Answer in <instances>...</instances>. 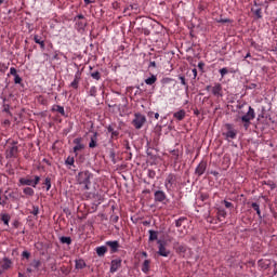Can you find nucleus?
<instances>
[{"mask_svg":"<svg viewBox=\"0 0 277 277\" xmlns=\"http://www.w3.org/2000/svg\"><path fill=\"white\" fill-rule=\"evenodd\" d=\"M256 118V113L255 110L252 108V106H248V111L246 115H242L240 117V121L242 123V127L246 131L249 130V128L251 127V121L254 120Z\"/></svg>","mask_w":277,"mask_h":277,"instance_id":"1","label":"nucleus"},{"mask_svg":"<svg viewBox=\"0 0 277 277\" xmlns=\"http://www.w3.org/2000/svg\"><path fill=\"white\" fill-rule=\"evenodd\" d=\"M91 179H93V174L90 173V171H83L78 173V184L84 185L85 190L90 189Z\"/></svg>","mask_w":277,"mask_h":277,"instance_id":"2","label":"nucleus"},{"mask_svg":"<svg viewBox=\"0 0 277 277\" xmlns=\"http://www.w3.org/2000/svg\"><path fill=\"white\" fill-rule=\"evenodd\" d=\"M41 179L38 175L32 176V180L30 176L22 177L19 179V186H30L32 188H36L38 184L40 183Z\"/></svg>","mask_w":277,"mask_h":277,"instance_id":"3","label":"nucleus"},{"mask_svg":"<svg viewBox=\"0 0 277 277\" xmlns=\"http://www.w3.org/2000/svg\"><path fill=\"white\" fill-rule=\"evenodd\" d=\"M146 122L147 119L145 115H142V113H134V118L131 121V124L134 127V129L141 130Z\"/></svg>","mask_w":277,"mask_h":277,"instance_id":"4","label":"nucleus"},{"mask_svg":"<svg viewBox=\"0 0 277 277\" xmlns=\"http://www.w3.org/2000/svg\"><path fill=\"white\" fill-rule=\"evenodd\" d=\"M225 130L226 132H223V135L227 141L237 138L238 130L234 128L233 123H225Z\"/></svg>","mask_w":277,"mask_h":277,"instance_id":"5","label":"nucleus"},{"mask_svg":"<svg viewBox=\"0 0 277 277\" xmlns=\"http://www.w3.org/2000/svg\"><path fill=\"white\" fill-rule=\"evenodd\" d=\"M174 185H176V175L170 173L164 181V188L170 192Z\"/></svg>","mask_w":277,"mask_h":277,"instance_id":"6","label":"nucleus"},{"mask_svg":"<svg viewBox=\"0 0 277 277\" xmlns=\"http://www.w3.org/2000/svg\"><path fill=\"white\" fill-rule=\"evenodd\" d=\"M211 94L217 98L223 97V87L220 82H215L211 89Z\"/></svg>","mask_w":277,"mask_h":277,"instance_id":"7","label":"nucleus"},{"mask_svg":"<svg viewBox=\"0 0 277 277\" xmlns=\"http://www.w3.org/2000/svg\"><path fill=\"white\" fill-rule=\"evenodd\" d=\"M157 243H158V252L157 253L160 256L168 258L171 254V251L166 248V245L161 240H158Z\"/></svg>","mask_w":277,"mask_h":277,"instance_id":"8","label":"nucleus"},{"mask_svg":"<svg viewBox=\"0 0 277 277\" xmlns=\"http://www.w3.org/2000/svg\"><path fill=\"white\" fill-rule=\"evenodd\" d=\"M121 265H122V260L120 259L111 260L109 273L115 274L116 272H118Z\"/></svg>","mask_w":277,"mask_h":277,"instance_id":"9","label":"nucleus"},{"mask_svg":"<svg viewBox=\"0 0 277 277\" xmlns=\"http://www.w3.org/2000/svg\"><path fill=\"white\" fill-rule=\"evenodd\" d=\"M208 163L205 161H200V163L197 166L195 170V174L198 176H201L206 173L207 171Z\"/></svg>","mask_w":277,"mask_h":277,"instance_id":"10","label":"nucleus"},{"mask_svg":"<svg viewBox=\"0 0 277 277\" xmlns=\"http://www.w3.org/2000/svg\"><path fill=\"white\" fill-rule=\"evenodd\" d=\"M167 199V194L162 190H157L154 193L155 202H164Z\"/></svg>","mask_w":277,"mask_h":277,"instance_id":"11","label":"nucleus"},{"mask_svg":"<svg viewBox=\"0 0 277 277\" xmlns=\"http://www.w3.org/2000/svg\"><path fill=\"white\" fill-rule=\"evenodd\" d=\"M105 245L110 249V253L118 252V250L120 248V243L117 240H115V241H106Z\"/></svg>","mask_w":277,"mask_h":277,"instance_id":"12","label":"nucleus"},{"mask_svg":"<svg viewBox=\"0 0 277 277\" xmlns=\"http://www.w3.org/2000/svg\"><path fill=\"white\" fill-rule=\"evenodd\" d=\"M13 262L8 259L4 258L1 262H0V267L2 268L3 272L9 271L12 267Z\"/></svg>","mask_w":277,"mask_h":277,"instance_id":"13","label":"nucleus"},{"mask_svg":"<svg viewBox=\"0 0 277 277\" xmlns=\"http://www.w3.org/2000/svg\"><path fill=\"white\" fill-rule=\"evenodd\" d=\"M97 136H98V132H93V135L90 136L89 148L97 147Z\"/></svg>","mask_w":277,"mask_h":277,"instance_id":"14","label":"nucleus"},{"mask_svg":"<svg viewBox=\"0 0 277 277\" xmlns=\"http://www.w3.org/2000/svg\"><path fill=\"white\" fill-rule=\"evenodd\" d=\"M18 154V147L13 146L6 151V158H16V155Z\"/></svg>","mask_w":277,"mask_h":277,"instance_id":"15","label":"nucleus"},{"mask_svg":"<svg viewBox=\"0 0 277 277\" xmlns=\"http://www.w3.org/2000/svg\"><path fill=\"white\" fill-rule=\"evenodd\" d=\"M186 117V110H177L176 113H173V118H175L177 121H183Z\"/></svg>","mask_w":277,"mask_h":277,"instance_id":"16","label":"nucleus"},{"mask_svg":"<svg viewBox=\"0 0 277 277\" xmlns=\"http://www.w3.org/2000/svg\"><path fill=\"white\" fill-rule=\"evenodd\" d=\"M107 251H108V249H107V247H105V246H101V247H96V248H95V252H96L97 256H100V258L105 256V254L107 253Z\"/></svg>","mask_w":277,"mask_h":277,"instance_id":"17","label":"nucleus"},{"mask_svg":"<svg viewBox=\"0 0 277 277\" xmlns=\"http://www.w3.org/2000/svg\"><path fill=\"white\" fill-rule=\"evenodd\" d=\"M150 264H151V261L150 260H145L142 264V267H141V271L144 273V274H148L149 271H150Z\"/></svg>","mask_w":277,"mask_h":277,"instance_id":"18","label":"nucleus"},{"mask_svg":"<svg viewBox=\"0 0 277 277\" xmlns=\"http://www.w3.org/2000/svg\"><path fill=\"white\" fill-rule=\"evenodd\" d=\"M158 78L155 76V74H150L149 78H146L144 80V83L146 85H154L157 82Z\"/></svg>","mask_w":277,"mask_h":277,"instance_id":"19","label":"nucleus"},{"mask_svg":"<svg viewBox=\"0 0 277 277\" xmlns=\"http://www.w3.org/2000/svg\"><path fill=\"white\" fill-rule=\"evenodd\" d=\"M81 80V76L80 74H76V76H74V81L71 82L70 87L74 88V90H77L79 88V83Z\"/></svg>","mask_w":277,"mask_h":277,"instance_id":"20","label":"nucleus"},{"mask_svg":"<svg viewBox=\"0 0 277 277\" xmlns=\"http://www.w3.org/2000/svg\"><path fill=\"white\" fill-rule=\"evenodd\" d=\"M216 216H217V221L222 222V219H226L227 217L226 210L223 209V208H219L217 212H216Z\"/></svg>","mask_w":277,"mask_h":277,"instance_id":"21","label":"nucleus"},{"mask_svg":"<svg viewBox=\"0 0 277 277\" xmlns=\"http://www.w3.org/2000/svg\"><path fill=\"white\" fill-rule=\"evenodd\" d=\"M176 253L185 254L187 252V246L179 245L175 249Z\"/></svg>","mask_w":277,"mask_h":277,"instance_id":"22","label":"nucleus"},{"mask_svg":"<svg viewBox=\"0 0 277 277\" xmlns=\"http://www.w3.org/2000/svg\"><path fill=\"white\" fill-rule=\"evenodd\" d=\"M251 207H252V209L256 212L258 216H259L260 219H262V212H261V209H260V205L256 203V202H253V203L251 205Z\"/></svg>","mask_w":277,"mask_h":277,"instance_id":"23","label":"nucleus"},{"mask_svg":"<svg viewBox=\"0 0 277 277\" xmlns=\"http://www.w3.org/2000/svg\"><path fill=\"white\" fill-rule=\"evenodd\" d=\"M24 195L28 197H34L35 196V190L31 187H26L23 189Z\"/></svg>","mask_w":277,"mask_h":277,"instance_id":"24","label":"nucleus"},{"mask_svg":"<svg viewBox=\"0 0 277 277\" xmlns=\"http://www.w3.org/2000/svg\"><path fill=\"white\" fill-rule=\"evenodd\" d=\"M148 234H149V238H148L149 241H155L158 239V232L148 230Z\"/></svg>","mask_w":277,"mask_h":277,"instance_id":"25","label":"nucleus"},{"mask_svg":"<svg viewBox=\"0 0 277 277\" xmlns=\"http://www.w3.org/2000/svg\"><path fill=\"white\" fill-rule=\"evenodd\" d=\"M87 266V263L83 260H76V268L83 269Z\"/></svg>","mask_w":277,"mask_h":277,"instance_id":"26","label":"nucleus"},{"mask_svg":"<svg viewBox=\"0 0 277 277\" xmlns=\"http://www.w3.org/2000/svg\"><path fill=\"white\" fill-rule=\"evenodd\" d=\"M1 221L4 223V225L9 226L10 221H11V216L6 213L1 214Z\"/></svg>","mask_w":277,"mask_h":277,"instance_id":"27","label":"nucleus"},{"mask_svg":"<svg viewBox=\"0 0 277 277\" xmlns=\"http://www.w3.org/2000/svg\"><path fill=\"white\" fill-rule=\"evenodd\" d=\"M90 77H91L92 79L98 81V80H101V78H102V74H101L100 71H92V72L90 74Z\"/></svg>","mask_w":277,"mask_h":277,"instance_id":"28","label":"nucleus"},{"mask_svg":"<svg viewBox=\"0 0 277 277\" xmlns=\"http://www.w3.org/2000/svg\"><path fill=\"white\" fill-rule=\"evenodd\" d=\"M52 110L58 113L61 116L66 115L64 106H55V108H52Z\"/></svg>","mask_w":277,"mask_h":277,"instance_id":"29","label":"nucleus"},{"mask_svg":"<svg viewBox=\"0 0 277 277\" xmlns=\"http://www.w3.org/2000/svg\"><path fill=\"white\" fill-rule=\"evenodd\" d=\"M43 185L45 186V190H50L52 188L51 177H45V181H43Z\"/></svg>","mask_w":277,"mask_h":277,"instance_id":"30","label":"nucleus"},{"mask_svg":"<svg viewBox=\"0 0 277 277\" xmlns=\"http://www.w3.org/2000/svg\"><path fill=\"white\" fill-rule=\"evenodd\" d=\"M61 243H65L67 246H70L72 243V240L70 237H61Z\"/></svg>","mask_w":277,"mask_h":277,"instance_id":"31","label":"nucleus"},{"mask_svg":"<svg viewBox=\"0 0 277 277\" xmlns=\"http://www.w3.org/2000/svg\"><path fill=\"white\" fill-rule=\"evenodd\" d=\"M253 13H254L256 19L263 18V12H262V9H261V8L255 9V10L253 11Z\"/></svg>","mask_w":277,"mask_h":277,"instance_id":"32","label":"nucleus"},{"mask_svg":"<svg viewBox=\"0 0 277 277\" xmlns=\"http://www.w3.org/2000/svg\"><path fill=\"white\" fill-rule=\"evenodd\" d=\"M174 159V162H177L179 161V158H180V150L177 149H174L170 153Z\"/></svg>","mask_w":277,"mask_h":277,"instance_id":"33","label":"nucleus"},{"mask_svg":"<svg viewBox=\"0 0 277 277\" xmlns=\"http://www.w3.org/2000/svg\"><path fill=\"white\" fill-rule=\"evenodd\" d=\"M85 148V146L83 144H80V145H76V147L74 148V153L75 155L77 156L78 155V151H81Z\"/></svg>","mask_w":277,"mask_h":277,"instance_id":"34","label":"nucleus"},{"mask_svg":"<svg viewBox=\"0 0 277 277\" xmlns=\"http://www.w3.org/2000/svg\"><path fill=\"white\" fill-rule=\"evenodd\" d=\"M9 69V64L0 63V72L4 74Z\"/></svg>","mask_w":277,"mask_h":277,"instance_id":"35","label":"nucleus"},{"mask_svg":"<svg viewBox=\"0 0 277 277\" xmlns=\"http://www.w3.org/2000/svg\"><path fill=\"white\" fill-rule=\"evenodd\" d=\"M41 265V262L39 260H35L30 263V266H32L35 269H38Z\"/></svg>","mask_w":277,"mask_h":277,"instance_id":"36","label":"nucleus"},{"mask_svg":"<svg viewBox=\"0 0 277 277\" xmlns=\"http://www.w3.org/2000/svg\"><path fill=\"white\" fill-rule=\"evenodd\" d=\"M65 164L75 166V158L74 157H67V160H65Z\"/></svg>","mask_w":277,"mask_h":277,"instance_id":"37","label":"nucleus"},{"mask_svg":"<svg viewBox=\"0 0 277 277\" xmlns=\"http://www.w3.org/2000/svg\"><path fill=\"white\" fill-rule=\"evenodd\" d=\"M96 93H97L96 87H90L89 95L90 96H96Z\"/></svg>","mask_w":277,"mask_h":277,"instance_id":"38","label":"nucleus"},{"mask_svg":"<svg viewBox=\"0 0 277 277\" xmlns=\"http://www.w3.org/2000/svg\"><path fill=\"white\" fill-rule=\"evenodd\" d=\"M13 82H14L15 84H22L23 78H21V76H18V74H17V75L14 76Z\"/></svg>","mask_w":277,"mask_h":277,"instance_id":"39","label":"nucleus"},{"mask_svg":"<svg viewBox=\"0 0 277 277\" xmlns=\"http://www.w3.org/2000/svg\"><path fill=\"white\" fill-rule=\"evenodd\" d=\"M119 130H115L114 132L110 133V140H117L119 137Z\"/></svg>","mask_w":277,"mask_h":277,"instance_id":"40","label":"nucleus"},{"mask_svg":"<svg viewBox=\"0 0 277 277\" xmlns=\"http://www.w3.org/2000/svg\"><path fill=\"white\" fill-rule=\"evenodd\" d=\"M209 198H210L209 194H207V193L200 194V200L201 201L206 202V201L209 200Z\"/></svg>","mask_w":277,"mask_h":277,"instance_id":"41","label":"nucleus"},{"mask_svg":"<svg viewBox=\"0 0 277 277\" xmlns=\"http://www.w3.org/2000/svg\"><path fill=\"white\" fill-rule=\"evenodd\" d=\"M185 220H186V217H180L179 220H176L175 227H181Z\"/></svg>","mask_w":277,"mask_h":277,"instance_id":"42","label":"nucleus"},{"mask_svg":"<svg viewBox=\"0 0 277 277\" xmlns=\"http://www.w3.org/2000/svg\"><path fill=\"white\" fill-rule=\"evenodd\" d=\"M220 75L222 78H224L226 75H228L227 67H223L222 69H220Z\"/></svg>","mask_w":277,"mask_h":277,"instance_id":"43","label":"nucleus"},{"mask_svg":"<svg viewBox=\"0 0 277 277\" xmlns=\"http://www.w3.org/2000/svg\"><path fill=\"white\" fill-rule=\"evenodd\" d=\"M179 80L181 81L182 85H186V89H188L187 82H186V78L185 76H180Z\"/></svg>","mask_w":277,"mask_h":277,"instance_id":"44","label":"nucleus"},{"mask_svg":"<svg viewBox=\"0 0 277 277\" xmlns=\"http://www.w3.org/2000/svg\"><path fill=\"white\" fill-rule=\"evenodd\" d=\"M30 213H32V215L37 216L40 213L39 207L38 206H32V212H30Z\"/></svg>","mask_w":277,"mask_h":277,"instance_id":"45","label":"nucleus"},{"mask_svg":"<svg viewBox=\"0 0 277 277\" xmlns=\"http://www.w3.org/2000/svg\"><path fill=\"white\" fill-rule=\"evenodd\" d=\"M16 75H18V74H17V69H15V67H11L10 74H8V76H9V77H10V76L16 77Z\"/></svg>","mask_w":277,"mask_h":277,"instance_id":"46","label":"nucleus"},{"mask_svg":"<svg viewBox=\"0 0 277 277\" xmlns=\"http://www.w3.org/2000/svg\"><path fill=\"white\" fill-rule=\"evenodd\" d=\"M3 111L9 115H12V113L10 111V104H3Z\"/></svg>","mask_w":277,"mask_h":277,"instance_id":"47","label":"nucleus"},{"mask_svg":"<svg viewBox=\"0 0 277 277\" xmlns=\"http://www.w3.org/2000/svg\"><path fill=\"white\" fill-rule=\"evenodd\" d=\"M83 138L81 136H78V138L74 140V144L77 145H82Z\"/></svg>","mask_w":277,"mask_h":277,"instance_id":"48","label":"nucleus"},{"mask_svg":"<svg viewBox=\"0 0 277 277\" xmlns=\"http://www.w3.org/2000/svg\"><path fill=\"white\" fill-rule=\"evenodd\" d=\"M32 39H35V43H37V44H39L40 41H42V37H40V36L37 35V34L32 37Z\"/></svg>","mask_w":277,"mask_h":277,"instance_id":"49","label":"nucleus"},{"mask_svg":"<svg viewBox=\"0 0 277 277\" xmlns=\"http://www.w3.org/2000/svg\"><path fill=\"white\" fill-rule=\"evenodd\" d=\"M31 256V254L28 252V251H24L22 252V258L26 259V260H29Z\"/></svg>","mask_w":277,"mask_h":277,"instance_id":"50","label":"nucleus"},{"mask_svg":"<svg viewBox=\"0 0 277 277\" xmlns=\"http://www.w3.org/2000/svg\"><path fill=\"white\" fill-rule=\"evenodd\" d=\"M148 68H157V62L150 60V61H149V64H148Z\"/></svg>","mask_w":277,"mask_h":277,"instance_id":"51","label":"nucleus"},{"mask_svg":"<svg viewBox=\"0 0 277 277\" xmlns=\"http://www.w3.org/2000/svg\"><path fill=\"white\" fill-rule=\"evenodd\" d=\"M217 23L227 24V23H230V18H220V19H217Z\"/></svg>","mask_w":277,"mask_h":277,"instance_id":"52","label":"nucleus"},{"mask_svg":"<svg viewBox=\"0 0 277 277\" xmlns=\"http://www.w3.org/2000/svg\"><path fill=\"white\" fill-rule=\"evenodd\" d=\"M223 203H224L225 208H227V209H230L234 207V205L232 202L226 201V200H224Z\"/></svg>","mask_w":277,"mask_h":277,"instance_id":"53","label":"nucleus"},{"mask_svg":"<svg viewBox=\"0 0 277 277\" xmlns=\"http://www.w3.org/2000/svg\"><path fill=\"white\" fill-rule=\"evenodd\" d=\"M205 66H206L205 62H199L197 65L198 69L201 71H203Z\"/></svg>","mask_w":277,"mask_h":277,"instance_id":"54","label":"nucleus"},{"mask_svg":"<svg viewBox=\"0 0 277 277\" xmlns=\"http://www.w3.org/2000/svg\"><path fill=\"white\" fill-rule=\"evenodd\" d=\"M38 44H39V47H41V50H44V48H45L44 40H40Z\"/></svg>","mask_w":277,"mask_h":277,"instance_id":"55","label":"nucleus"},{"mask_svg":"<svg viewBox=\"0 0 277 277\" xmlns=\"http://www.w3.org/2000/svg\"><path fill=\"white\" fill-rule=\"evenodd\" d=\"M106 129L108 133H113L115 131V128H113V126H107Z\"/></svg>","mask_w":277,"mask_h":277,"instance_id":"56","label":"nucleus"},{"mask_svg":"<svg viewBox=\"0 0 277 277\" xmlns=\"http://www.w3.org/2000/svg\"><path fill=\"white\" fill-rule=\"evenodd\" d=\"M148 176H149L150 179H154V177L156 176V172H154V171H148Z\"/></svg>","mask_w":277,"mask_h":277,"instance_id":"57","label":"nucleus"},{"mask_svg":"<svg viewBox=\"0 0 277 277\" xmlns=\"http://www.w3.org/2000/svg\"><path fill=\"white\" fill-rule=\"evenodd\" d=\"M94 2H95V0H84V4L85 5H90V4L94 3Z\"/></svg>","mask_w":277,"mask_h":277,"instance_id":"58","label":"nucleus"},{"mask_svg":"<svg viewBox=\"0 0 277 277\" xmlns=\"http://www.w3.org/2000/svg\"><path fill=\"white\" fill-rule=\"evenodd\" d=\"M76 21L77 19H84V15L83 14H78V15H76V18H75Z\"/></svg>","mask_w":277,"mask_h":277,"instance_id":"59","label":"nucleus"},{"mask_svg":"<svg viewBox=\"0 0 277 277\" xmlns=\"http://www.w3.org/2000/svg\"><path fill=\"white\" fill-rule=\"evenodd\" d=\"M192 72H193L194 79H196L198 77L197 69H192Z\"/></svg>","mask_w":277,"mask_h":277,"instance_id":"60","label":"nucleus"},{"mask_svg":"<svg viewBox=\"0 0 277 277\" xmlns=\"http://www.w3.org/2000/svg\"><path fill=\"white\" fill-rule=\"evenodd\" d=\"M212 89H213V87H211V84H208V85L206 87V91H207V92H212Z\"/></svg>","mask_w":277,"mask_h":277,"instance_id":"61","label":"nucleus"},{"mask_svg":"<svg viewBox=\"0 0 277 277\" xmlns=\"http://www.w3.org/2000/svg\"><path fill=\"white\" fill-rule=\"evenodd\" d=\"M9 1H10V0H0V5H1V4H6V5H8Z\"/></svg>","mask_w":277,"mask_h":277,"instance_id":"62","label":"nucleus"},{"mask_svg":"<svg viewBox=\"0 0 277 277\" xmlns=\"http://www.w3.org/2000/svg\"><path fill=\"white\" fill-rule=\"evenodd\" d=\"M268 185H269L271 189H275L277 187L275 183H271Z\"/></svg>","mask_w":277,"mask_h":277,"instance_id":"63","label":"nucleus"},{"mask_svg":"<svg viewBox=\"0 0 277 277\" xmlns=\"http://www.w3.org/2000/svg\"><path fill=\"white\" fill-rule=\"evenodd\" d=\"M210 174H212V175H214V176H219V172H216V171H212V172H210Z\"/></svg>","mask_w":277,"mask_h":277,"instance_id":"64","label":"nucleus"}]
</instances>
